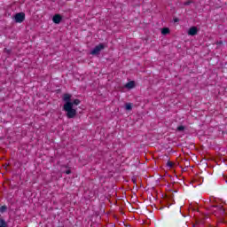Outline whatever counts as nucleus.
I'll return each instance as SVG.
<instances>
[{"instance_id": "obj_16", "label": "nucleus", "mask_w": 227, "mask_h": 227, "mask_svg": "<svg viewBox=\"0 0 227 227\" xmlns=\"http://www.w3.org/2000/svg\"><path fill=\"white\" fill-rule=\"evenodd\" d=\"M178 20H180L178 18L174 19V22H178Z\"/></svg>"}, {"instance_id": "obj_17", "label": "nucleus", "mask_w": 227, "mask_h": 227, "mask_svg": "<svg viewBox=\"0 0 227 227\" xmlns=\"http://www.w3.org/2000/svg\"><path fill=\"white\" fill-rule=\"evenodd\" d=\"M190 29H198L196 27H191Z\"/></svg>"}, {"instance_id": "obj_9", "label": "nucleus", "mask_w": 227, "mask_h": 227, "mask_svg": "<svg viewBox=\"0 0 227 227\" xmlns=\"http://www.w3.org/2000/svg\"><path fill=\"white\" fill-rule=\"evenodd\" d=\"M0 227H8V224L6 223V221L0 220Z\"/></svg>"}, {"instance_id": "obj_20", "label": "nucleus", "mask_w": 227, "mask_h": 227, "mask_svg": "<svg viewBox=\"0 0 227 227\" xmlns=\"http://www.w3.org/2000/svg\"><path fill=\"white\" fill-rule=\"evenodd\" d=\"M161 29H169V27H162Z\"/></svg>"}, {"instance_id": "obj_13", "label": "nucleus", "mask_w": 227, "mask_h": 227, "mask_svg": "<svg viewBox=\"0 0 227 227\" xmlns=\"http://www.w3.org/2000/svg\"><path fill=\"white\" fill-rule=\"evenodd\" d=\"M167 166H168V168H173V166H175V163H173L172 161H168L167 162Z\"/></svg>"}, {"instance_id": "obj_7", "label": "nucleus", "mask_w": 227, "mask_h": 227, "mask_svg": "<svg viewBox=\"0 0 227 227\" xmlns=\"http://www.w3.org/2000/svg\"><path fill=\"white\" fill-rule=\"evenodd\" d=\"M187 33L190 36H194L195 35H198V29H190Z\"/></svg>"}, {"instance_id": "obj_8", "label": "nucleus", "mask_w": 227, "mask_h": 227, "mask_svg": "<svg viewBox=\"0 0 227 227\" xmlns=\"http://www.w3.org/2000/svg\"><path fill=\"white\" fill-rule=\"evenodd\" d=\"M125 109H126V111H131L132 110V104L127 103L125 105Z\"/></svg>"}, {"instance_id": "obj_3", "label": "nucleus", "mask_w": 227, "mask_h": 227, "mask_svg": "<svg viewBox=\"0 0 227 227\" xmlns=\"http://www.w3.org/2000/svg\"><path fill=\"white\" fill-rule=\"evenodd\" d=\"M14 20L18 24H22L24 20H26V13L24 12H18L14 15Z\"/></svg>"}, {"instance_id": "obj_15", "label": "nucleus", "mask_w": 227, "mask_h": 227, "mask_svg": "<svg viewBox=\"0 0 227 227\" xmlns=\"http://www.w3.org/2000/svg\"><path fill=\"white\" fill-rule=\"evenodd\" d=\"M185 129V127H184V126H178L177 127V130L179 131V132H182L183 130H184Z\"/></svg>"}, {"instance_id": "obj_18", "label": "nucleus", "mask_w": 227, "mask_h": 227, "mask_svg": "<svg viewBox=\"0 0 227 227\" xmlns=\"http://www.w3.org/2000/svg\"><path fill=\"white\" fill-rule=\"evenodd\" d=\"M70 173H71L70 170H67V171H66V174H67V175H70Z\"/></svg>"}, {"instance_id": "obj_14", "label": "nucleus", "mask_w": 227, "mask_h": 227, "mask_svg": "<svg viewBox=\"0 0 227 227\" xmlns=\"http://www.w3.org/2000/svg\"><path fill=\"white\" fill-rule=\"evenodd\" d=\"M184 6H189L190 4H192V0H188L186 2H184Z\"/></svg>"}, {"instance_id": "obj_10", "label": "nucleus", "mask_w": 227, "mask_h": 227, "mask_svg": "<svg viewBox=\"0 0 227 227\" xmlns=\"http://www.w3.org/2000/svg\"><path fill=\"white\" fill-rule=\"evenodd\" d=\"M6 206H2L1 207H0V214H4V212H6Z\"/></svg>"}, {"instance_id": "obj_1", "label": "nucleus", "mask_w": 227, "mask_h": 227, "mask_svg": "<svg viewBox=\"0 0 227 227\" xmlns=\"http://www.w3.org/2000/svg\"><path fill=\"white\" fill-rule=\"evenodd\" d=\"M63 109L66 111L67 118H74L77 114V110L74 109V104L72 102L66 103Z\"/></svg>"}, {"instance_id": "obj_19", "label": "nucleus", "mask_w": 227, "mask_h": 227, "mask_svg": "<svg viewBox=\"0 0 227 227\" xmlns=\"http://www.w3.org/2000/svg\"><path fill=\"white\" fill-rule=\"evenodd\" d=\"M217 45H218V46H219V45H223V42L217 43Z\"/></svg>"}, {"instance_id": "obj_11", "label": "nucleus", "mask_w": 227, "mask_h": 227, "mask_svg": "<svg viewBox=\"0 0 227 227\" xmlns=\"http://www.w3.org/2000/svg\"><path fill=\"white\" fill-rule=\"evenodd\" d=\"M161 35H169V29H162L161 30Z\"/></svg>"}, {"instance_id": "obj_5", "label": "nucleus", "mask_w": 227, "mask_h": 227, "mask_svg": "<svg viewBox=\"0 0 227 227\" xmlns=\"http://www.w3.org/2000/svg\"><path fill=\"white\" fill-rule=\"evenodd\" d=\"M136 87V82L134 81L129 82L128 83L125 84V88L127 90H132Z\"/></svg>"}, {"instance_id": "obj_2", "label": "nucleus", "mask_w": 227, "mask_h": 227, "mask_svg": "<svg viewBox=\"0 0 227 227\" xmlns=\"http://www.w3.org/2000/svg\"><path fill=\"white\" fill-rule=\"evenodd\" d=\"M106 49V44L104 43H99L98 45H97L91 51L90 54L92 56H98V54H100L101 51H104Z\"/></svg>"}, {"instance_id": "obj_6", "label": "nucleus", "mask_w": 227, "mask_h": 227, "mask_svg": "<svg viewBox=\"0 0 227 227\" xmlns=\"http://www.w3.org/2000/svg\"><path fill=\"white\" fill-rule=\"evenodd\" d=\"M72 98V95L70 94H64L63 100L67 104V102H70V99Z\"/></svg>"}, {"instance_id": "obj_12", "label": "nucleus", "mask_w": 227, "mask_h": 227, "mask_svg": "<svg viewBox=\"0 0 227 227\" xmlns=\"http://www.w3.org/2000/svg\"><path fill=\"white\" fill-rule=\"evenodd\" d=\"M72 104H73V106H79V104H81V100H79V99H74Z\"/></svg>"}, {"instance_id": "obj_4", "label": "nucleus", "mask_w": 227, "mask_h": 227, "mask_svg": "<svg viewBox=\"0 0 227 227\" xmlns=\"http://www.w3.org/2000/svg\"><path fill=\"white\" fill-rule=\"evenodd\" d=\"M62 19H63V18L61 17V15H59V14H55V15L53 16L52 20H53L54 24H59V22H61Z\"/></svg>"}]
</instances>
